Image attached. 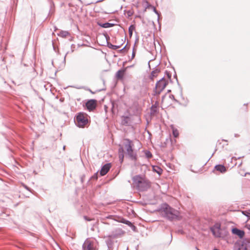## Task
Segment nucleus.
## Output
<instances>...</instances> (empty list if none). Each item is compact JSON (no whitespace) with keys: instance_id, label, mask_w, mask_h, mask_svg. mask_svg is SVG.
Masks as SVG:
<instances>
[{"instance_id":"obj_27","label":"nucleus","mask_w":250,"mask_h":250,"mask_svg":"<svg viewBox=\"0 0 250 250\" xmlns=\"http://www.w3.org/2000/svg\"><path fill=\"white\" fill-rule=\"evenodd\" d=\"M124 150L122 146L120 147L119 149V154L121 153H124Z\"/></svg>"},{"instance_id":"obj_4","label":"nucleus","mask_w":250,"mask_h":250,"mask_svg":"<svg viewBox=\"0 0 250 250\" xmlns=\"http://www.w3.org/2000/svg\"><path fill=\"white\" fill-rule=\"evenodd\" d=\"M83 250H98V243L90 239H86L83 245Z\"/></svg>"},{"instance_id":"obj_29","label":"nucleus","mask_w":250,"mask_h":250,"mask_svg":"<svg viewBox=\"0 0 250 250\" xmlns=\"http://www.w3.org/2000/svg\"><path fill=\"white\" fill-rule=\"evenodd\" d=\"M135 52L134 50H133L132 54V58H134L135 57Z\"/></svg>"},{"instance_id":"obj_37","label":"nucleus","mask_w":250,"mask_h":250,"mask_svg":"<svg viewBox=\"0 0 250 250\" xmlns=\"http://www.w3.org/2000/svg\"><path fill=\"white\" fill-rule=\"evenodd\" d=\"M213 250H219L217 249H214Z\"/></svg>"},{"instance_id":"obj_23","label":"nucleus","mask_w":250,"mask_h":250,"mask_svg":"<svg viewBox=\"0 0 250 250\" xmlns=\"http://www.w3.org/2000/svg\"><path fill=\"white\" fill-rule=\"evenodd\" d=\"M145 155H146V157L147 158H150L152 157V154L149 151H146L145 152Z\"/></svg>"},{"instance_id":"obj_15","label":"nucleus","mask_w":250,"mask_h":250,"mask_svg":"<svg viewBox=\"0 0 250 250\" xmlns=\"http://www.w3.org/2000/svg\"><path fill=\"white\" fill-rule=\"evenodd\" d=\"M179 215V211L173 209V220L175 219L179 220L180 218Z\"/></svg>"},{"instance_id":"obj_21","label":"nucleus","mask_w":250,"mask_h":250,"mask_svg":"<svg viewBox=\"0 0 250 250\" xmlns=\"http://www.w3.org/2000/svg\"><path fill=\"white\" fill-rule=\"evenodd\" d=\"M135 29V27L131 25L129 26L128 29L129 35L130 37L132 36L133 30Z\"/></svg>"},{"instance_id":"obj_9","label":"nucleus","mask_w":250,"mask_h":250,"mask_svg":"<svg viewBox=\"0 0 250 250\" xmlns=\"http://www.w3.org/2000/svg\"><path fill=\"white\" fill-rule=\"evenodd\" d=\"M111 167L110 164L108 163L105 164L104 166L102 167L100 171V174L102 176H104L105 175L109 170Z\"/></svg>"},{"instance_id":"obj_19","label":"nucleus","mask_w":250,"mask_h":250,"mask_svg":"<svg viewBox=\"0 0 250 250\" xmlns=\"http://www.w3.org/2000/svg\"><path fill=\"white\" fill-rule=\"evenodd\" d=\"M170 90H168L167 93L166 94V95L163 98V102H164L165 100H167V98H171V94L169 93L170 92Z\"/></svg>"},{"instance_id":"obj_39","label":"nucleus","mask_w":250,"mask_h":250,"mask_svg":"<svg viewBox=\"0 0 250 250\" xmlns=\"http://www.w3.org/2000/svg\"><path fill=\"white\" fill-rule=\"evenodd\" d=\"M103 0H102V1H103ZM100 1H101V0H100Z\"/></svg>"},{"instance_id":"obj_6","label":"nucleus","mask_w":250,"mask_h":250,"mask_svg":"<svg viewBox=\"0 0 250 250\" xmlns=\"http://www.w3.org/2000/svg\"><path fill=\"white\" fill-rule=\"evenodd\" d=\"M168 83V81L166 78L164 77L160 80L156 84L155 92L156 94H159Z\"/></svg>"},{"instance_id":"obj_30","label":"nucleus","mask_w":250,"mask_h":250,"mask_svg":"<svg viewBox=\"0 0 250 250\" xmlns=\"http://www.w3.org/2000/svg\"><path fill=\"white\" fill-rule=\"evenodd\" d=\"M174 78H175V79H176V81H177V83H178V84H179V83H178V79H177V75H176V74H175L174 75Z\"/></svg>"},{"instance_id":"obj_14","label":"nucleus","mask_w":250,"mask_h":250,"mask_svg":"<svg viewBox=\"0 0 250 250\" xmlns=\"http://www.w3.org/2000/svg\"><path fill=\"white\" fill-rule=\"evenodd\" d=\"M220 229V227L217 228V230H216L214 228H212L211 229V231L213 235L217 237H220V233L219 232V229Z\"/></svg>"},{"instance_id":"obj_16","label":"nucleus","mask_w":250,"mask_h":250,"mask_svg":"<svg viewBox=\"0 0 250 250\" xmlns=\"http://www.w3.org/2000/svg\"><path fill=\"white\" fill-rule=\"evenodd\" d=\"M153 170L157 173L159 175H160L163 171L162 169L158 166H153Z\"/></svg>"},{"instance_id":"obj_2","label":"nucleus","mask_w":250,"mask_h":250,"mask_svg":"<svg viewBox=\"0 0 250 250\" xmlns=\"http://www.w3.org/2000/svg\"><path fill=\"white\" fill-rule=\"evenodd\" d=\"M124 146L126 150V154L132 160L137 159V154L133 149L134 144L133 142L129 139H125Z\"/></svg>"},{"instance_id":"obj_18","label":"nucleus","mask_w":250,"mask_h":250,"mask_svg":"<svg viewBox=\"0 0 250 250\" xmlns=\"http://www.w3.org/2000/svg\"><path fill=\"white\" fill-rule=\"evenodd\" d=\"M108 47L109 48H111V49H113V50H116V49H118V48H119L120 47V46H119V45H113L111 43H108Z\"/></svg>"},{"instance_id":"obj_13","label":"nucleus","mask_w":250,"mask_h":250,"mask_svg":"<svg viewBox=\"0 0 250 250\" xmlns=\"http://www.w3.org/2000/svg\"><path fill=\"white\" fill-rule=\"evenodd\" d=\"M68 35H69V33L66 31L62 30L58 33V36L62 38H66Z\"/></svg>"},{"instance_id":"obj_32","label":"nucleus","mask_w":250,"mask_h":250,"mask_svg":"<svg viewBox=\"0 0 250 250\" xmlns=\"http://www.w3.org/2000/svg\"><path fill=\"white\" fill-rule=\"evenodd\" d=\"M172 202H173V203L175 204L177 201V200L176 199H173Z\"/></svg>"},{"instance_id":"obj_5","label":"nucleus","mask_w":250,"mask_h":250,"mask_svg":"<svg viewBox=\"0 0 250 250\" xmlns=\"http://www.w3.org/2000/svg\"><path fill=\"white\" fill-rule=\"evenodd\" d=\"M161 214L170 221L172 220V208L167 204L162 205L160 209Z\"/></svg>"},{"instance_id":"obj_20","label":"nucleus","mask_w":250,"mask_h":250,"mask_svg":"<svg viewBox=\"0 0 250 250\" xmlns=\"http://www.w3.org/2000/svg\"><path fill=\"white\" fill-rule=\"evenodd\" d=\"M121 222L129 226H133L131 222L125 219H123L121 221Z\"/></svg>"},{"instance_id":"obj_12","label":"nucleus","mask_w":250,"mask_h":250,"mask_svg":"<svg viewBox=\"0 0 250 250\" xmlns=\"http://www.w3.org/2000/svg\"><path fill=\"white\" fill-rule=\"evenodd\" d=\"M125 73V69H121L118 70L116 73V77L118 79H122Z\"/></svg>"},{"instance_id":"obj_38","label":"nucleus","mask_w":250,"mask_h":250,"mask_svg":"<svg viewBox=\"0 0 250 250\" xmlns=\"http://www.w3.org/2000/svg\"><path fill=\"white\" fill-rule=\"evenodd\" d=\"M125 47H124V48L122 49V50H123V49H125Z\"/></svg>"},{"instance_id":"obj_1","label":"nucleus","mask_w":250,"mask_h":250,"mask_svg":"<svg viewBox=\"0 0 250 250\" xmlns=\"http://www.w3.org/2000/svg\"><path fill=\"white\" fill-rule=\"evenodd\" d=\"M133 184L139 191L147 190L150 187L149 181L144 177L136 175L132 178Z\"/></svg>"},{"instance_id":"obj_28","label":"nucleus","mask_w":250,"mask_h":250,"mask_svg":"<svg viewBox=\"0 0 250 250\" xmlns=\"http://www.w3.org/2000/svg\"><path fill=\"white\" fill-rule=\"evenodd\" d=\"M246 227L249 229L250 230V225L249 224H247L246 225Z\"/></svg>"},{"instance_id":"obj_31","label":"nucleus","mask_w":250,"mask_h":250,"mask_svg":"<svg viewBox=\"0 0 250 250\" xmlns=\"http://www.w3.org/2000/svg\"><path fill=\"white\" fill-rule=\"evenodd\" d=\"M128 118L126 117L125 118V119H124V121H125V123H127V121L126 120H128Z\"/></svg>"},{"instance_id":"obj_34","label":"nucleus","mask_w":250,"mask_h":250,"mask_svg":"<svg viewBox=\"0 0 250 250\" xmlns=\"http://www.w3.org/2000/svg\"><path fill=\"white\" fill-rule=\"evenodd\" d=\"M179 233H183V230H179Z\"/></svg>"},{"instance_id":"obj_25","label":"nucleus","mask_w":250,"mask_h":250,"mask_svg":"<svg viewBox=\"0 0 250 250\" xmlns=\"http://www.w3.org/2000/svg\"><path fill=\"white\" fill-rule=\"evenodd\" d=\"M166 78V80L169 81H171V73L170 72H167V76L165 77Z\"/></svg>"},{"instance_id":"obj_7","label":"nucleus","mask_w":250,"mask_h":250,"mask_svg":"<svg viewBox=\"0 0 250 250\" xmlns=\"http://www.w3.org/2000/svg\"><path fill=\"white\" fill-rule=\"evenodd\" d=\"M85 106L89 111H93L97 106V101L94 99L89 100L85 103Z\"/></svg>"},{"instance_id":"obj_3","label":"nucleus","mask_w":250,"mask_h":250,"mask_svg":"<svg viewBox=\"0 0 250 250\" xmlns=\"http://www.w3.org/2000/svg\"><path fill=\"white\" fill-rule=\"evenodd\" d=\"M88 123V116L86 113L80 112L76 117V124L79 127H84Z\"/></svg>"},{"instance_id":"obj_17","label":"nucleus","mask_w":250,"mask_h":250,"mask_svg":"<svg viewBox=\"0 0 250 250\" xmlns=\"http://www.w3.org/2000/svg\"><path fill=\"white\" fill-rule=\"evenodd\" d=\"M113 24L109 22H105L100 24V26L103 28H109L113 26Z\"/></svg>"},{"instance_id":"obj_8","label":"nucleus","mask_w":250,"mask_h":250,"mask_svg":"<svg viewBox=\"0 0 250 250\" xmlns=\"http://www.w3.org/2000/svg\"><path fill=\"white\" fill-rule=\"evenodd\" d=\"M231 231L233 234L238 236L240 238H243L245 235L244 231L239 229L236 228H233Z\"/></svg>"},{"instance_id":"obj_36","label":"nucleus","mask_w":250,"mask_h":250,"mask_svg":"<svg viewBox=\"0 0 250 250\" xmlns=\"http://www.w3.org/2000/svg\"><path fill=\"white\" fill-rule=\"evenodd\" d=\"M153 110V108L152 107V108H151V111H152Z\"/></svg>"},{"instance_id":"obj_22","label":"nucleus","mask_w":250,"mask_h":250,"mask_svg":"<svg viewBox=\"0 0 250 250\" xmlns=\"http://www.w3.org/2000/svg\"><path fill=\"white\" fill-rule=\"evenodd\" d=\"M179 135V132L177 129H174L173 127V136L174 137H177Z\"/></svg>"},{"instance_id":"obj_24","label":"nucleus","mask_w":250,"mask_h":250,"mask_svg":"<svg viewBox=\"0 0 250 250\" xmlns=\"http://www.w3.org/2000/svg\"><path fill=\"white\" fill-rule=\"evenodd\" d=\"M242 213L249 218H250V210L249 211H242Z\"/></svg>"},{"instance_id":"obj_35","label":"nucleus","mask_w":250,"mask_h":250,"mask_svg":"<svg viewBox=\"0 0 250 250\" xmlns=\"http://www.w3.org/2000/svg\"><path fill=\"white\" fill-rule=\"evenodd\" d=\"M174 143H175L176 142V140H173V141H172L173 144L174 143Z\"/></svg>"},{"instance_id":"obj_11","label":"nucleus","mask_w":250,"mask_h":250,"mask_svg":"<svg viewBox=\"0 0 250 250\" xmlns=\"http://www.w3.org/2000/svg\"><path fill=\"white\" fill-rule=\"evenodd\" d=\"M214 168L215 170L220 171L221 173H225L227 171L226 167L222 165H218L215 166Z\"/></svg>"},{"instance_id":"obj_33","label":"nucleus","mask_w":250,"mask_h":250,"mask_svg":"<svg viewBox=\"0 0 250 250\" xmlns=\"http://www.w3.org/2000/svg\"><path fill=\"white\" fill-rule=\"evenodd\" d=\"M172 98H173V101H176V100H175V99L174 98L173 96L172 97Z\"/></svg>"},{"instance_id":"obj_26","label":"nucleus","mask_w":250,"mask_h":250,"mask_svg":"<svg viewBox=\"0 0 250 250\" xmlns=\"http://www.w3.org/2000/svg\"><path fill=\"white\" fill-rule=\"evenodd\" d=\"M119 159H120L121 163H122L123 162L124 158V153H122L121 154H119Z\"/></svg>"},{"instance_id":"obj_10","label":"nucleus","mask_w":250,"mask_h":250,"mask_svg":"<svg viewBox=\"0 0 250 250\" xmlns=\"http://www.w3.org/2000/svg\"><path fill=\"white\" fill-rule=\"evenodd\" d=\"M160 71L158 68H155L151 73L149 78L153 81L154 78H156L160 73Z\"/></svg>"}]
</instances>
